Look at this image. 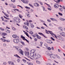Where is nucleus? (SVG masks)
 Here are the masks:
<instances>
[{
	"instance_id": "obj_21",
	"label": "nucleus",
	"mask_w": 65,
	"mask_h": 65,
	"mask_svg": "<svg viewBox=\"0 0 65 65\" xmlns=\"http://www.w3.org/2000/svg\"><path fill=\"white\" fill-rule=\"evenodd\" d=\"M4 42H10V41L9 40H4Z\"/></svg>"
},
{
	"instance_id": "obj_47",
	"label": "nucleus",
	"mask_w": 65,
	"mask_h": 65,
	"mask_svg": "<svg viewBox=\"0 0 65 65\" xmlns=\"http://www.w3.org/2000/svg\"><path fill=\"white\" fill-rule=\"evenodd\" d=\"M41 7H42V8H43V11H44V10H45V8L44 6H42Z\"/></svg>"
},
{
	"instance_id": "obj_1",
	"label": "nucleus",
	"mask_w": 65,
	"mask_h": 65,
	"mask_svg": "<svg viewBox=\"0 0 65 65\" xmlns=\"http://www.w3.org/2000/svg\"><path fill=\"white\" fill-rule=\"evenodd\" d=\"M31 52L32 53H30V55L31 57L35 59H38L39 58H40L41 57V55L38 54L37 55L36 53H35V50H31Z\"/></svg>"
},
{
	"instance_id": "obj_32",
	"label": "nucleus",
	"mask_w": 65,
	"mask_h": 65,
	"mask_svg": "<svg viewBox=\"0 0 65 65\" xmlns=\"http://www.w3.org/2000/svg\"><path fill=\"white\" fill-rule=\"evenodd\" d=\"M59 10L61 11H63V9L62 8H59Z\"/></svg>"
},
{
	"instance_id": "obj_51",
	"label": "nucleus",
	"mask_w": 65,
	"mask_h": 65,
	"mask_svg": "<svg viewBox=\"0 0 65 65\" xmlns=\"http://www.w3.org/2000/svg\"><path fill=\"white\" fill-rule=\"evenodd\" d=\"M58 51L59 52H60V53L61 52V49H58Z\"/></svg>"
},
{
	"instance_id": "obj_40",
	"label": "nucleus",
	"mask_w": 65,
	"mask_h": 65,
	"mask_svg": "<svg viewBox=\"0 0 65 65\" xmlns=\"http://www.w3.org/2000/svg\"><path fill=\"white\" fill-rule=\"evenodd\" d=\"M25 8L26 9H30V7H28L27 6L26 7H25Z\"/></svg>"
},
{
	"instance_id": "obj_4",
	"label": "nucleus",
	"mask_w": 65,
	"mask_h": 65,
	"mask_svg": "<svg viewBox=\"0 0 65 65\" xmlns=\"http://www.w3.org/2000/svg\"><path fill=\"white\" fill-rule=\"evenodd\" d=\"M54 7L55 8H58L59 7V6L58 4H55L54 6Z\"/></svg>"
},
{
	"instance_id": "obj_46",
	"label": "nucleus",
	"mask_w": 65,
	"mask_h": 65,
	"mask_svg": "<svg viewBox=\"0 0 65 65\" xmlns=\"http://www.w3.org/2000/svg\"><path fill=\"white\" fill-rule=\"evenodd\" d=\"M4 18H5V19H7V20H9V18H7L6 17H5V16H4Z\"/></svg>"
},
{
	"instance_id": "obj_42",
	"label": "nucleus",
	"mask_w": 65,
	"mask_h": 65,
	"mask_svg": "<svg viewBox=\"0 0 65 65\" xmlns=\"http://www.w3.org/2000/svg\"><path fill=\"white\" fill-rule=\"evenodd\" d=\"M44 45L46 47H47V44L46 43H45L44 44Z\"/></svg>"
},
{
	"instance_id": "obj_7",
	"label": "nucleus",
	"mask_w": 65,
	"mask_h": 65,
	"mask_svg": "<svg viewBox=\"0 0 65 65\" xmlns=\"http://www.w3.org/2000/svg\"><path fill=\"white\" fill-rule=\"evenodd\" d=\"M16 22H18V23H20V19L19 18L17 17Z\"/></svg>"
},
{
	"instance_id": "obj_60",
	"label": "nucleus",
	"mask_w": 65,
	"mask_h": 65,
	"mask_svg": "<svg viewBox=\"0 0 65 65\" xmlns=\"http://www.w3.org/2000/svg\"><path fill=\"white\" fill-rule=\"evenodd\" d=\"M37 41V38L35 39V41Z\"/></svg>"
},
{
	"instance_id": "obj_14",
	"label": "nucleus",
	"mask_w": 65,
	"mask_h": 65,
	"mask_svg": "<svg viewBox=\"0 0 65 65\" xmlns=\"http://www.w3.org/2000/svg\"><path fill=\"white\" fill-rule=\"evenodd\" d=\"M19 51H20V52L21 53V55H23V52L22 50L20 49L19 50Z\"/></svg>"
},
{
	"instance_id": "obj_18",
	"label": "nucleus",
	"mask_w": 65,
	"mask_h": 65,
	"mask_svg": "<svg viewBox=\"0 0 65 65\" xmlns=\"http://www.w3.org/2000/svg\"><path fill=\"white\" fill-rule=\"evenodd\" d=\"M17 17H14V21L15 23H17Z\"/></svg>"
},
{
	"instance_id": "obj_25",
	"label": "nucleus",
	"mask_w": 65,
	"mask_h": 65,
	"mask_svg": "<svg viewBox=\"0 0 65 65\" xmlns=\"http://www.w3.org/2000/svg\"><path fill=\"white\" fill-rule=\"evenodd\" d=\"M36 63H37V64H40V62L38 61H36Z\"/></svg>"
},
{
	"instance_id": "obj_3",
	"label": "nucleus",
	"mask_w": 65,
	"mask_h": 65,
	"mask_svg": "<svg viewBox=\"0 0 65 65\" xmlns=\"http://www.w3.org/2000/svg\"><path fill=\"white\" fill-rule=\"evenodd\" d=\"M19 39H15L13 40V42L16 43H18L19 42Z\"/></svg>"
},
{
	"instance_id": "obj_37",
	"label": "nucleus",
	"mask_w": 65,
	"mask_h": 65,
	"mask_svg": "<svg viewBox=\"0 0 65 65\" xmlns=\"http://www.w3.org/2000/svg\"><path fill=\"white\" fill-rule=\"evenodd\" d=\"M58 14L60 15H61V16H62L63 15L60 12L58 13Z\"/></svg>"
},
{
	"instance_id": "obj_64",
	"label": "nucleus",
	"mask_w": 65,
	"mask_h": 65,
	"mask_svg": "<svg viewBox=\"0 0 65 65\" xmlns=\"http://www.w3.org/2000/svg\"><path fill=\"white\" fill-rule=\"evenodd\" d=\"M62 8H63L64 9H65V6H63L62 7Z\"/></svg>"
},
{
	"instance_id": "obj_59",
	"label": "nucleus",
	"mask_w": 65,
	"mask_h": 65,
	"mask_svg": "<svg viewBox=\"0 0 65 65\" xmlns=\"http://www.w3.org/2000/svg\"><path fill=\"white\" fill-rule=\"evenodd\" d=\"M37 4V3H34V5L35 6H36V4Z\"/></svg>"
},
{
	"instance_id": "obj_8",
	"label": "nucleus",
	"mask_w": 65,
	"mask_h": 65,
	"mask_svg": "<svg viewBox=\"0 0 65 65\" xmlns=\"http://www.w3.org/2000/svg\"><path fill=\"white\" fill-rule=\"evenodd\" d=\"M35 35H36L37 37V38H38V39H41V37H40V36H39L37 34H36Z\"/></svg>"
},
{
	"instance_id": "obj_15",
	"label": "nucleus",
	"mask_w": 65,
	"mask_h": 65,
	"mask_svg": "<svg viewBox=\"0 0 65 65\" xmlns=\"http://www.w3.org/2000/svg\"><path fill=\"white\" fill-rule=\"evenodd\" d=\"M30 24L31 28H34V26L33 25V24L31 23H30Z\"/></svg>"
},
{
	"instance_id": "obj_48",
	"label": "nucleus",
	"mask_w": 65,
	"mask_h": 65,
	"mask_svg": "<svg viewBox=\"0 0 65 65\" xmlns=\"http://www.w3.org/2000/svg\"><path fill=\"white\" fill-rule=\"evenodd\" d=\"M27 63L28 65H30L31 63L30 62H27Z\"/></svg>"
},
{
	"instance_id": "obj_50",
	"label": "nucleus",
	"mask_w": 65,
	"mask_h": 65,
	"mask_svg": "<svg viewBox=\"0 0 65 65\" xmlns=\"http://www.w3.org/2000/svg\"><path fill=\"white\" fill-rule=\"evenodd\" d=\"M14 64V63L13 62L11 61V65H13Z\"/></svg>"
},
{
	"instance_id": "obj_39",
	"label": "nucleus",
	"mask_w": 65,
	"mask_h": 65,
	"mask_svg": "<svg viewBox=\"0 0 65 65\" xmlns=\"http://www.w3.org/2000/svg\"><path fill=\"white\" fill-rule=\"evenodd\" d=\"M5 15L8 18L9 17V15H8L7 14H6H6H5Z\"/></svg>"
},
{
	"instance_id": "obj_11",
	"label": "nucleus",
	"mask_w": 65,
	"mask_h": 65,
	"mask_svg": "<svg viewBox=\"0 0 65 65\" xmlns=\"http://www.w3.org/2000/svg\"><path fill=\"white\" fill-rule=\"evenodd\" d=\"M49 52H50L49 53L46 52L47 53V55H48V56H50V57H51V55H52V54H50V53H52V52L50 51Z\"/></svg>"
},
{
	"instance_id": "obj_12",
	"label": "nucleus",
	"mask_w": 65,
	"mask_h": 65,
	"mask_svg": "<svg viewBox=\"0 0 65 65\" xmlns=\"http://www.w3.org/2000/svg\"><path fill=\"white\" fill-rule=\"evenodd\" d=\"M51 56H51L52 57V58H53V59H55V58H56V56H55V55L54 54H52V55Z\"/></svg>"
},
{
	"instance_id": "obj_55",
	"label": "nucleus",
	"mask_w": 65,
	"mask_h": 65,
	"mask_svg": "<svg viewBox=\"0 0 65 65\" xmlns=\"http://www.w3.org/2000/svg\"><path fill=\"white\" fill-rule=\"evenodd\" d=\"M12 4H9V5L11 7H12Z\"/></svg>"
},
{
	"instance_id": "obj_33",
	"label": "nucleus",
	"mask_w": 65,
	"mask_h": 65,
	"mask_svg": "<svg viewBox=\"0 0 65 65\" xmlns=\"http://www.w3.org/2000/svg\"><path fill=\"white\" fill-rule=\"evenodd\" d=\"M53 43L52 42V41L51 40H50L49 42V43H50V44L51 43Z\"/></svg>"
},
{
	"instance_id": "obj_13",
	"label": "nucleus",
	"mask_w": 65,
	"mask_h": 65,
	"mask_svg": "<svg viewBox=\"0 0 65 65\" xmlns=\"http://www.w3.org/2000/svg\"><path fill=\"white\" fill-rule=\"evenodd\" d=\"M21 38H22L24 40H25L26 39L25 38V37L23 36V35H21Z\"/></svg>"
},
{
	"instance_id": "obj_6",
	"label": "nucleus",
	"mask_w": 65,
	"mask_h": 65,
	"mask_svg": "<svg viewBox=\"0 0 65 65\" xmlns=\"http://www.w3.org/2000/svg\"><path fill=\"white\" fill-rule=\"evenodd\" d=\"M39 34H40V35H42L43 36L45 37V38H47V37H46V36H45L41 32H39L38 33Z\"/></svg>"
},
{
	"instance_id": "obj_35",
	"label": "nucleus",
	"mask_w": 65,
	"mask_h": 65,
	"mask_svg": "<svg viewBox=\"0 0 65 65\" xmlns=\"http://www.w3.org/2000/svg\"><path fill=\"white\" fill-rule=\"evenodd\" d=\"M29 5L31 7H32V8H34V7H33L32 5L31 4H29Z\"/></svg>"
},
{
	"instance_id": "obj_30",
	"label": "nucleus",
	"mask_w": 65,
	"mask_h": 65,
	"mask_svg": "<svg viewBox=\"0 0 65 65\" xmlns=\"http://www.w3.org/2000/svg\"><path fill=\"white\" fill-rule=\"evenodd\" d=\"M50 40H46V42H47L48 43H49V42H50Z\"/></svg>"
},
{
	"instance_id": "obj_43",
	"label": "nucleus",
	"mask_w": 65,
	"mask_h": 65,
	"mask_svg": "<svg viewBox=\"0 0 65 65\" xmlns=\"http://www.w3.org/2000/svg\"><path fill=\"white\" fill-rule=\"evenodd\" d=\"M15 48L17 50H18V51H19V47L17 46Z\"/></svg>"
},
{
	"instance_id": "obj_2",
	"label": "nucleus",
	"mask_w": 65,
	"mask_h": 65,
	"mask_svg": "<svg viewBox=\"0 0 65 65\" xmlns=\"http://www.w3.org/2000/svg\"><path fill=\"white\" fill-rule=\"evenodd\" d=\"M48 32H49V33L50 34H51V35H54V36L55 38H56L57 39H58L61 40V39L62 38V37L60 36H59L58 37L56 35L54 34L53 33V32L51 31L48 30Z\"/></svg>"
},
{
	"instance_id": "obj_16",
	"label": "nucleus",
	"mask_w": 65,
	"mask_h": 65,
	"mask_svg": "<svg viewBox=\"0 0 65 65\" xmlns=\"http://www.w3.org/2000/svg\"><path fill=\"white\" fill-rule=\"evenodd\" d=\"M14 56L16 57H17V58H21V57L19 56L17 54H15L14 55Z\"/></svg>"
},
{
	"instance_id": "obj_52",
	"label": "nucleus",
	"mask_w": 65,
	"mask_h": 65,
	"mask_svg": "<svg viewBox=\"0 0 65 65\" xmlns=\"http://www.w3.org/2000/svg\"><path fill=\"white\" fill-rule=\"evenodd\" d=\"M11 61H9L8 62V63L9 64H11Z\"/></svg>"
},
{
	"instance_id": "obj_63",
	"label": "nucleus",
	"mask_w": 65,
	"mask_h": 65,
	"mask_svg": "<svg viewBox=\"0 0 65 65\" xmlns=\"http://www.w3.org/2000/svg\"><path fill=\"white\" fill-rule=\"evenodd\" d=\"M31 36H32V37H33L34 38V37H35V36H34V35H31Z\"/></svg>"
},
{
	"instance_id": "obj_17",
	"label": "nucleus",
	"mask_w": 65,
	"mask_h": 65,
	"mask_svg": "<svg viewBox=\"0 0 65 65\" xmlns=\"http://www.w3.org/2000/svg\"><path fill=\"white\" fill-rule=\"evenodd\" d=\"M24 24L25 25H26L27 26H29V22H25L24 23Z\"/></svg>"
},
{
	"instance_id": "obj_62",
	"label": "nucleus",
	"mask_w": 65,
	"mask_h": 65,
	"mask_svg": "<svg viewBox=\"0 0 65 65\" xmlns=\"http://www.w3.org/2000/svg\"><path fill=\"white\" fill-rule=\"evenodd\" d=\"M26 25L23 26V28L24 29H25V28H26Z\"/></svg>"
},
{
	"instance_id": "obj_20",
	"label": "nucleus",
	"mask_w": 65,
	"mask_h": 65,
	"mask_svg": "<svg viewBox=\"0 0 65 65\" xmlns=\"http://www.w3.org/2000/svg\"><path fill=\"white\" fill-rule=\"evenodd\" d=\"M26 15H27V17H28V18H30V17H31V15H30V14L28 13Z\"/></svg>"
},
{
	"instance_id": "obj_61",
	"label": "nucleus",
	"mask_w": 65,
	"mask_h": 65,
	"mask_svg": "<svg viewBox=\"0 0 65 65\" xmlns=\"http://www.w3.org/2000/svg\"><path fill=\"white\" fill-rule=\"evenodd\" d=\"M41 22H42V23H45V22H44V21H42V20H41Z\"/></svg>"
},
{
	"instance_id": "obj_28",
	"label": "nucleus",
	"mask_w": 65,
	"mask_h": 65,
	"mask_svg": "<svg viewBox=\"0 0 65 65\" xmlns=\"http://www.w3.org/2000/svg\"><path fill=\"white\" fill-rule=\"evenodd\" d=\"M59 19L60 20H61V21H64V19L62 18H60Z\"/></svg>"
},
{
	"instance_id": "obj_54",
	"label": "nucleus",
	"mask_w": 65,
	"mask_h": 65,
	"mask_svg": "<svg viewBox=\"0 0 65 65\" xmlns=\"http://www.w3.org/2000/svg\"><path fill=\"white\" fill-rule=\"evenodd\" d=\"M47 21H48V22H51V21L50 20V19H48L47 20Z\"/></svg>"
},
{
	"instance_id": "obj_53",
	"label": "nucleus",
	"mask_w": 65,
	"mask_h": 65,
	"mask_svg": "<svg viewBox=\"0 0 65 65\" xmlns=\"http://www.w3.org/2000/svg\"><path fill=\"white\" fill-rule=\"evenodd\" d=\"M47 9H48V10H50V11H51V10H52L50 8H47Z\"/></svg>"
},
{
	"instance_id": "obj_10",
	"label": "nucleus",
	"mask_w": 65,
	"mask_h": 65,
	"mask_svg": "<svg viewBox=\"0 0 65 65\" xmlns=\"http://www.w3.org/2000/svg\"><path fill=\"white\" fill-rule=\"evenodd\" d=\"M50 19L52 20V21H56V22H58V20L56 19L53 18H50Z\"/></svg>"
},
{
	"instance_id": "obj_23",
	"label": "nucleus",
	"mask_w": 65,
	"mask_h": 65,
	"mask_svg": "<svg viewBox=\"0 0 65 65\" xmlns=\"http://www.w3.org/2000/svg\"><path fill=\"white\" fill-rule=\"evenodd\" d=\"M47 49L48 50H49V51H51L52 50V48H50V47H48L47 48Z\"/></svg>"
},
{
	"instance_id": "obj_26",
	"label": "nucleus",
	"mask_w": 65,
	"mask_h": 65,
	"mask_svg": "<svg viewBox=\"0 0 65 65\" xmlns=\"http://www.w3.org/2000/svg\"><path fill=\"white\" fill-rule=\"evenodd\" d=\"M58 29L59 30H60L61 31H62V28L61 27H59L58 28Z\"/></svg>"
},
{
	"instance_id": "obj_22",
	"label": "nucleus",
	"mask_w": 65,
	"mask_h": 65,
	"mask_svg": "<svg viewBox=\"0 0 65 65\" xmlns=\"http://www.w3.org/2000/svg\"><path fill=\"white\" fill-rule=\"evenodd\" d=\"M24 34H26V36H27L28 37H29V35H28V33L27 32H26L24 33Z\"/></svg>"
},
{
	"instance_id": "obj_45",
	"label": "nucleus",
	"mask_w": 65,
	"mask_h": 65,
	"mask_svg": "<svg viewBox=\"0 0 65 65\" xmlns=\"http://www.w3.org/2000/svg\"><path fill=\"white\" fill-rule=\"evenodd\" d=\"M36 6H37L38 7V6H39V4H38V3H37L36 5Z\"/></svg>"
},
{
	"instance_id": "obj_49",
	"label": "nucleus",
	"mask_w": 65,
	"mask_h": 65,
	"mask_svg": "<svg viewBox=\"0 0 65 65\" xmlns=\"http://www.w3.org/2000/svg\"><path fill=\"white\" fill-rule=\"evenodd\" d=\"M51 39L52 40H53V41H55V39H54L53 37H51Z\"/></svg>"
},
{
	"instance_id": "obj_34",
	"label": "nucleus",
	"mask_w": 65,
	"mask_h": 65,
	"mask_svg": "<svg viewBox=\"0 0 65 65\" xmlns=\"http://www.w3.org/2000/svg\"><path fill=\"white\" fill-rule=\"evenodd\" d=\"M22 61H23V62L24 63H26V62H27L26 60H25L24 59H22Z\"/></svg>"
},
{
	"instance_id": "obj_44",
	"label": "nucleus",
	"mask_w": 65,
	"mask_h": 65,
	"mask_svg": "<svg viewBox=\"0 0 65 65\" xmlns=\"http://www.w3.org/2000/svg\"><path fill=\"white\" fill-rule=\"evenodd\" d=\"M12 29L13 30H14V31L15 30V28L13 27H12Z\"/></svg>"
},
{
	"instance_id": "obj_58",
	"label": "nucleus",
	"mask_w": 65,
	"mask_h": 65,
	"mask_svg": "<svg viewBox=\"0 0 65 65\" xmlns=\"http://www.w3.org/2000/svg\"><path fill=\"white\" fill-rule=\"evenodd\" d=\"M51 48L52 50H53V51H54V47H52Z\"/></svg>"
},
{
	"instance_id": "obj_27",
	"label": "nucleus",
	"mask_w": 65,
	"mask_h": 65,
	"mask_svg": "<svg viewBox=\"0 0 65 65\" xmlns=\"http://www.w3.org/2000/svg\"><path fill=\"white\" fill-rule=\"evenodd\" d=\"M56 56L57 58H58V59H60V57L59 56H58V55H56Z\"/></svg>"
},
{
	"instance_id": "obj_29",
	"label": "nucleus",
	"mask_w": 65,
	"mask_h": 65,
	"mask_svg": "<svg viewBox=\"0 0 65 65\" xmlns=\"http://www.w3.org/2000/svg\"><path fill=\"white\" fill-rule=\"evenodd\" d=\"M6 32L7 33H10V30H7L6 31Z\"/></svg>"
},
{
	"instance_id": "obj_38",
	"label": "nucleus",
	"mask_w": 65,
	"mask_h": 65,
	"mask_svg": "<svg viewBox=\"0 0 65 65\" xmlns=\"http://www.w3.org/2000/svg\"><path fill=\"white\" fill-rule=\"evenodd\" d=\"M29 34H33V32L32 31H30L29 33Z\"/></svg>"
},
{
	"instance_id": "obj_56",
	"label": "nucleus",
	"mask_w": 65,
	"mask_h": 65,
	"mask_svg": "<svg viewBox=\"0 0 65 65\" xmlns=\"http://www.w3.org/2000/svg\"><path fill=\"white\" fill-rule=\"evenodd\" d=\"M28 22L29 23H31V22H32V21L31 20H30L28 21Z\"/></svg>"
},
{
	"instance_id": "obj_41",
	"label": "nucleus",
	"mask_w": 65,
	"mask_h": 65,
	"mask_svg": "<svg viewBox=\"0 0 65 65\" xmlns=\"http://www.w3.org/2000/svg\"><path fill=\"white\" fill-rule=\"evenodd\" d=\"M0 29L2 31H4V29H3L1 27L0 28Z\"/></svg>"
},
{
	"instance_id": "obj_31",
	"label": "nucleus",
	"mask_w": 65,
	"mask_h": 65,
	"mask_svg": "<svg viewBox=\"0 0 65 65\" xmlns=\"http://www.w3.org/2000/svg\"><path fill=\"white\" fill-rule=\"evenodd\" d=\"M65 34V33H64L62 32L61 33V35L62 36H64H64H65V35H64V34Z\"/></svg>"
},
{
	"instance_id": "obj_57",
	"label": "nucleus",
	"mask_w": 65,
	"mask_h": 65,
	"mask_svg": "<svg viewBox=\"0 0 65 65\" xmlns=\"http://www.w3.org/2000/svg\"><path fill=\"white\" fill-rule=\"evenodd\" d=\"M40 4L41 5H43V4L41 2H40Z\"/></svg>"
},
{
	"instance_id": "obj_19",
	"label": "nucleus",
	"mask_w": 65,
	"mask_h": 65,
	"mask_svg": "<svg viewBox=\"0 0 65 65\" xmlns=\"http://www.w3.org/2000/svg\"><path fill=\"white\" fill-rule=\"evenodd\" d=\"M12 11L13 13H16V11L14 10V9L12 10Z\"/></svg>"
},
{
	"instance_id": "obj_5",
	"label": "nucleus",
	"mask_w": 65,
	"mask_h": 65,
	"mask_svg": "<svg viewBox=\"0 0 65 65\" xmlns=\"http://www.w3.org/2000/svg\"><path fill=\"white\" fill-rule=\"evenodd\" d=\"M13 37L14 38H18L19 37L17 36L16 35H12Z\"/></svg>"
},
{
	"instance_id": "obj_9",
	"label": "nucleus",
	"mask_w": 65,
	"mask_h": 65,
	"mask_svg": "<svg viewBox=\"0 0 65 65\" xmlns=\"http://www.w3.org/2000/svg\"><path fill=\"white\" fill-rule=\"evenodd\" d=\"M22 1L24 3H25V4H28V2H29V1H24V0H23V1Z\"/></svg>"
},
{
	"instance_id": "obj_36",
	"label": "nucleus",
	"mask_w": 65,
	"mask_h": 65,
	"mask_svg": "<svg viewBox=\"0 0 65 65\" xmlns=\"http://www.w3.org/2000/svg\"><path fill=\"white\" fill-rule=\"evenodd\" d=\"M21 43L22 44H23V45H25V43L24 42L22 41H21Z\"/></svg>"
},
{
	"instance_id": "obj_24",
	"label": "nucleus",
	"mask_w": 65,
	"mask_h": 65,
	"mask_svg": "<svg viewBox=\"0 0 65 65\" xmlns=\"http://www.w3.org/2000/svg\"><path fill=\"white\" fill-rule=\"evenodd\" d=\"M7 34L5 32H4L2 34V35L3 36H5V35H7Z\"/></svg>"
}]
</instances>
